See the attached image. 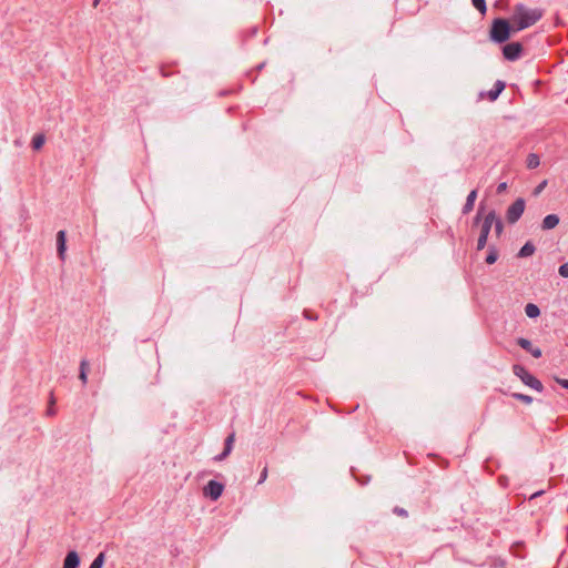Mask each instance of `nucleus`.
<instances>
[{"mask_svg": "<svg viewBox=\"0 0 568 568\" xmlns=\"http://www.w3.org/2000/svg\"><path fill=\"white\" fill-rule=\"evenodd\" d=\"M525 314L529 318H537L540 315V310H539V307L536 304L528 303L525 306Z\"/></svg>", "mask_w": 568, "mask_h": 568, "instance_id": "obj_11", "label": "nucleus"}, {"mask_svg": "<svg viewBox=\"0 0 568 568\" xmlns=\"http://www.w3.org/2000/svg\"><path fill=\"white\" fill-rule=\"evenodd\" d=\"M535 253V246L532 243L527 242L519 251L518 255L520 257H527Z\"/></svg>", "mask_w": 568, "mask_h": 568, "instance_id": "obj_14", "label": "nucleus"}, {"mask_svg": "<svg viewBox=\"0 0 568 568\" xmlns=\"http://www.w3.org/2000/svg\"><path fill=\"white\" fill-rule=\"evenodd\" d=\"M525 211V201L517 199L507 210L506 219L509 223H515L519 220Z\"/></svg>", "mask_w": 568, "mask_h": 568, "instance_id": "obj_4", "label": "nucleus"}, {"mask_svg": "<svg viewBox=\"0 0 568 568\" xmlns=\"http://www.w3.org/2000/svg\"><path fill=\"white\" fill-rule=\"evenodd\" d=\"M556 382L561 385L562 387L567 388L568 389V379H564V378H556Z\"/></svg>", "mask_w": 568, "mask_h": 568, "instance_id": "obj_24", "label": "nucleus"}, {"mask_svg": "<svg viewBox=\"0 0 568 568\" xmlns=\"http://www.w3.org/2000/svg\"><path fill=\"white\" fill-rule=\"evenodd\" d=\"M223 490H224L223 484H221L216 480H210L203 487V496L206 498H210L211 500H216L221 497Z\"/></svg>", "mask_w": 568, "mask_h": 568, "instance_id": "obj_5", "label": "nucleus"}, {"mask_svg": "<svg viewBox=\"0 0 568 568\" xmlns=\"http://www.w3.org/2000/svg\"><path fill=\"white\" fill-rule=\"evenodd\" d=\"M505 88V84L504 82L501 81H497L495 83V88L493 90H490L488 93H487V98L490 100V101H494L497 99V97L500 94V92L504 90Z\"/></svg>", "mask_w": 568, "mask_h": 568, "instance_id": "obj_12", "label": "nucleus"}, {"mask_svg": "<svg viewBox=\"0 0 568 568\" xmlns=\"http://www.w3.org/2000/svg\"><path fill=\"white\" fill-rule=\"evenodd\" d=\"M500 227H501V226H500V224L498 223V224H497V230H498V232H500Z\"/></svg>", "mask_w": 568, "mask_h": 568, "instance_id": "obj_26", "label": "nucleus"}, {"mask_svg": "<svg viewBox=\"0 0 568 568\" xmlns=\"http://www.w3.org/2000/svg\"><path fill=\"white\" fill-rule=\"evenodd\" d=\"M473 4L483 13L485 12V0H471Z\"/></svg>", "mask_w": 568, "mask_h": 568, "instance_id": "obj_19", "label": "nucleus"}, {"mask_svg": "<svg viewBox=\"0 0 568 568\" xmlns=\"http://www.w3.org/2000/svg\"><path fill=\"white\" fill-rule=\"evenodd\" d=\"M513 372L525 385L538 392L542 389L541 383L531 374H529L523 366L514 365Z\"/></svg>", "mask_w": 568, "mask_h": 568, "instance_id": "obj_3", "label": "nucleus"}, {"mask_svg": "<svg viewBox=\"0 0 568 568\" xmlns=\"http://www.w3.org/2000/svg\"><path fill=\"white\" fill-rule=\"evenodd\" d=\"M496 260H497V253H496V252H490V253L488 254L487 258H486V262H487L488 264H493V263H495V262H496Z\"/></svg>", "mask_w": 568, "mask_h": 568, "instance_id": "obj_21", "label": "nucleus"}, {"mask_svg": "<svg viewBox=\"0 0 568 568\" xmlns=\"http://www.w3.org/2000/svg\"><path fill=\"white\" fill-rule=\"evenodd\" d=\"M45 135L43 133H37L32 136L31 139V148L34 150V151H40L43 145L45 144Z\"/></svg>", "mask_w": 568, "mask_h": 568, "instance_id": "obj_10", "label": "nucleus"}, {"mask_svg": "<svg viewBox=\"0 0 568 568\" xmlns=\"http://www.w3.org/2000/svg\"><path fill=\"white\" fill-rule=\"evenodd\" d=\"M496 220V215L493 211L485 213L483 210H479L477 214V221H481L480 226V235L477 241V248L483 250L487 242V236L490 232L493 223Z\"/></svg>", "mask_w": 568, "mask_h": 568, "instance_id": "obj_2", "label": "nucleus"}, {"mask_svg": "<svg viewBox=\"0 0 568 568\" xmlns=\"http://www.w3.org/2000/svg\"><path fill=\"white\" fill-rule=\"evenodd\" d=\"M57 243H58V253L62 257L63 253L65 251V234L63 231L58 232Z\"/></svg>", "mask_w": 568, "mask_h": 568, "instance_id": "obj_13", "label": "nucleus"}, {"mask_svg": "<svg viewBox=\"0 0 568 568\" xmlns=\"http://www.w3.org/2000/svg\"><path fill=\"white\" fill-rule=\"evenodd\" d=\"M540 164V160H539V156L537 154H529L526 159V165L528 169H536L537 166H539Z\"/></svg>", "mask_w": 568, "mask_h": 568, "instance_id": "obj_15", "label": "nucleus"}, {"mask_svg": "<svg viewBox=\"0 0 568 568\" xmlns=\"http://www.w3.org/2000/svg\"><path fill=\"white\" fill-rule=\"evenodd\" d=\"M517 344L528 351L534 357L539 358L541 356V349L532 346L531 342L527 338H518Z\"/></svg>", "mask_w": 568, "mask_h": 568, "instance_id": "obj_7", "label": "nucleus"}, {"mask_svg": "<svg viewBox=\"0 0 568 568\" xmlns=\"http://www.w3.org/2000/svg\"><path fill=\"white\" fill-rule=\"evenodd\" d=\"M558 273L562 277H568V262L559 266Z\"/></svg>", "mask_w": 568, "mask_h": 568, "instance_id": "obj_20", "label": "nucleus"}, {"mask_svg": "<svg viewBox=\"0 0 568 568\" xmlns=\"http://www.w3.org/2000/svg\"><path fill=\"white\" fill-rule=\"evenodd\" d=\"M541 18L538 9L517 6L509 20L497 19L491 28V37L494 40L501 42L507 40L511 34L535 24Z\"/></svg>", "mask_w": 568, "mask_h": 568, "instance_id": "obj_1", "label": "nucleus"}, {"mask_svg": "<svg viewBox=\"0 0 568 568\" xmlns=\"http://www.w3.org/2000/svg\"><path fill=\"white\" fill-rule=\"evenodd\" d=\"M476 197H477V193H476V191H471V192L469 193V195L467 196V201H466V204H465V206H464V212H465V213H468L469 211H471V210H473V207H474V203H475V201H476Z\"/></svg>", "mask_w": 568, "mask_h": 568, "instance_id": "obj_16", "label": "nucleus"}, {"mask_svg": "<svg viewBox=\"0 0 568 568\" xmlns=\"http://www.w3.org/2000/svg\"><path fill=\"white\" fill-rule=\"evenodd\" d=\"M559 216L557 214H548L541 221V229L544 231L552 230L559 224Z\"/></svg>", "mask_w": 568, "mask_h": 568, "instance_id": "obj_8", "label": "nucleus"}, {"mask_svg": "<svg viewBox=\"0 0 568 568\" xmlns=\"http://www.w3.org/2000/svg\"><path fill=\"white\" fill-rule=\"evenodd\" d=\"M80 564V557L75 551H69L63 560L62 568H78Z\"/></svg>", "mask_w": 568, "mask_h": 568, "instance_id": "obj_9", "label": "nucleus"}, {"mask_svg": "<svg viewBox=\"0 0 568 568\" xmlns=\"http://www.w3.org/2000/svg\"><path fill=\"white\" fill-rule=\"evenodd\" d=\"M521 52V45L519 43H509L504 47V55L509 60H515Z\"/></svg>", "mask_w": 568, "mask_h": 568, "instance_id": "obj_6", "label": "nucleus"}, {"mask_svg": "<svg viewBox=\"0 0 568 568\" xmlns=\"http://www.w3.org/2000/svg\"><path fill=\"white\" fill-rule=\"evenodd\" d=\"M506 189H507V184H506V183H500V184L498 185L497 191H498L499 193H501V192H504Z\"/></svg>", "mask_w": 568, "mask_h": 568, "instance_id": "obj_25", "label": "nucleus"}, {"mask_svg": "<svg viewBox=\"0 0 568 568\" xmlns=\"http://www.w3.org/2000/svg\"><path fill=\"white\" fill-rule=\"evenodd\" d=\"M105 560V556L103 552L99 554L95 559L92 561L89 568H102Z\"/></svg>", "mask_w": 568, "mask_h": 568, "instance_id": "obj_18", "label": "nucleus"}, {"mask_svg": "<svg viewBox=\"0 0 568 568\" xmlns=\"http://www.w3.org/2000/svg\"><path fill=\"white\" fill-rule=\"evenodd\" d=\"M547 185V182L544 181L541 182L536 189H535V194H539L544 189L545 186Z\"/></svg>", "mask_w": 568, "mask_h": 568, "instance_id": "obj_23", "label": "nucleus"}, {"mask_svg": "<svg viewBox=\"0 0 568 568\" xmlns=\"http://www.w3.org/2000/svg\"><path fill=\"white\" fill-rule=\"evenodd\" d=\"M516 397L526 404H530L532 400L530 396L523 395V394H518V395H516Z\"/></svg>", "mask_w": 568, "mask_h": 568, "instance_id": "obj_22", "label": "nucleus"}, {"mask_svg": "<svg viewBox=\"0 0 568 568\" xmlns=\"http://www.w3.org/2000/svg\"><path fill=\"white\" fill-rule=\"evenodd\" d=\"M88 373H89V363L83 361L80 364V374H79V378L83 384H85L88 381Z\"/></svg>", "mask_w": 568, "mask_h": 568, "instance_id": "obj_17", "label": "nucleus"}]
</instances>
